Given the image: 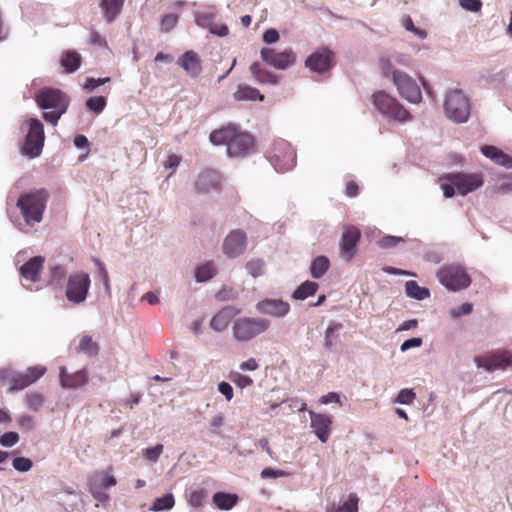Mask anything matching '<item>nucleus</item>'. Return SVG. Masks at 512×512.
Here are the masks:
<instances>
[{"instance_id": "nucleus-8", "label": "nucleus", "mask_w": 512, "mask_h": 512, "mask_svg": "<svg viewBox=\"0 0 512 512\" xmlns=\"http://www.w3.org/2000/svg\"><path fill=\"white\" fill-rule=\"evenodd\" d=\"M437 279L444 287L454 292L471 284V278L464 266L455 263L442 266L437 272Z\"/></svg>"}, {"instance_id": "nucleus-4", "label": "nucleus", "mask_w": 512, "mask_h": 512, "mask_svg": "<svg viewBox=\"0 0 512 512\" xmlns=\"http://www.w3.org/2000/svg\"><path fill=\"white\" fill-rule=\"evenodd\" d=\"M270 321L261 317H239L232 323V336L240 343H246L265 333Z\"/></svg>"}, {"instance_id": "nucleus-56", "label": "nucleus", "mask_w": 512, "mask_h": 512, "mask_svg": "<svg viewBox=\"0 0 512 512\" xmlns=\"http://www.w3.org/2000/svg\"><path fill=\"white\" fill-rule=\"evenodd\" d=\"M217 388L227 401H231L233 399L234 391L230 383L222 381L218 384Z\"/></svg>"}, {"instance_id": "nucleus-30", "label": "nucleus", "mask_w": 512, "mask_h": 512, "mask_svg": "<svg viewBox=\"0 0 512 512\" xmlns=\"http://www.w3.org/2000/svg\"><path fill=\"white\" fill-rule=\"evenodd\" d=\"M250 71L255 79L260 83H268L276 85L278 83V77L270 71L261 67L259 63H253L250 66Z\"/></svg>"}, {"instance_id": "nucleus-31", "label": "nucleus", "mask_w": 512, "mask_h": 512, "mask_svg": "<svg viewBox=\"0 0 512 512\" xmlns=\"http://www.w3.org/2000/svg\"><path fill=\"white\" fill-rule=\"evenodd\" d=\"M406 295L418 301H423L430 296V291L426 287H421L416 281L410 280L405 283Z\"/></svg>"}, {"instance_id": "nucleus-28", "label": "nucleus", "mask_w": 512, "mask_h": 512, "mask_svg": "<svg viewBox=\"0 0 512 512\" xmlns=\"http://www.w3.org/2000/svg\"><path fill=\"white\" fill-rule=\"evenodd\" d=\"M124 0H101L100 6L104 11L107 23H111L120 14Z\"/></svg>"}, {"instance_id": "nucleus-58", "label": "nucleus", "mask_w": 512, "mask_h": 512, "mask_svg": "<svg viewBox=\"0 0 512 512\" xmlns=\"http://www.w3.org/2000/svg\"><path fill=\"white\" fill-rule=\"evenodd\" d=\"M18 426L25 431H31L34 427L33 417L30 415L21 416L18 421Z\"/></svg>"}, {"instance_id": "nucleus-33", "label": "nucleus", "mask_w": 512, "mask_h": 512, "mask_svg": "<svg viewBox=\"0 0 512 512\" xmlns=\"http://www.w3.org/2000/svg\"><path fill=\"white\" fill-rule=\"evenodd\" d=\"M60 62L67 73H73L81 65V56L75 51H67L62 55Z\"/></svg>"}, {"instance_id": "nucleus-3", "label": "nucleus", "mask_w": 512, "mask_h": 512, "mask_svg": "<svg viewBox=\"0 0 512 512\" xmlns=\"http://www.w3.org/2000/svg\"><path fill=\"white\" fill-rule=\"evenodd\" d=\"M210 141L214 145H226L230 157L246 155L254 145L253 137L245 132H239L235 126H227L213 131Z\"/></svg>"}, {"instance_id": "nucleus-55", "label": "nucleus", "mask_w": 512, "mask_h": 512, "mask_svg": "<svg viewBox=\"0 0 512 512\" xmlns=\"http://www.w3.org/2000/svg\"><path fill=\"white\" fill-rule=\"evenodd\" d=\"M110 81V78L109 77H105V78H98V79H95V78H87L86 79V83L84 85V88L89 90V91H93L95 90L97 87L105 84V83H108Z\"/></svg>"}, {"instance_id": "nucleus-47", "label": "nucleus", "mask_w": 512, "mask_h": 512, "mask_svg": "<svg viewBox=\"0 0 512 512\" xmlns=\"http://www.w3.org/2000/svg\"><path fill=\"white\" fill-rule=\"evenodd\" d=\"M19 434L14 431L5 432L0 436V445L2 447L10 448L19 442Z\"/></svg>"}, {"instance_id": "nucleus-10", "label": "nucleus", "mask_w": 512, "mask_h": 512, "mask_svg": "<svg viewBox=\"0 0 512 512\" xmlns=\"http://www.w3.org/2000/svg\"><path fill=\"white\" fill-rule=\"evenodd\" d=\"M90 286L91 279L88 273L74 272L68 277L65 296L69 302L81 304L86 301Z\"/></svg>"}, {"instance_id": "nucleus-26", "label": "nucleus", "mask_w": 512, "mask_h": 512, "mask_svg": "<svg viewBox=\"0 0 512 512\" xmlns=\"http://www.w3.org/2000/svg\"><path fill=\"white\" fill-rule=\"evenodd\" d=\"M360 238V232L355 227L347 228L341 237L340 246L342 251L351 258L354 254V249Z\"/></svg>"}, {"instance_id": "nucleus-7", "label": "nucleus", "mask_w": 512, "mask_h": 512, "mask_svg": "<svg viewBox=\"0 0 512 512\" xmlns=\"http://www.w3.org/2000/svg\"><path fill=\"white\" fill-rule=\"evenodd\" d=\"M372 98L374 107L383 116L399 122L410 120V113L404 106L385 91L375 92Z\"/></svg>"}, {"instance_id": "nucleus-18", "label": "nucleus", "mask_w": 512, "mask_h": 512, "mask_svg": "<svg viewBox=\"0 0 512 512\" xmlns=\"http://www.w3.org/2000/svg\"><path fill=\"white\" fill-rule=\"evenodd\" d=\"M305 65L311 71L323 73L333 66V52L327 48H323L311 54Z\"/></svg>"}, {"instance_id": "nucleus-52", "label": "nucleus", "mask_w": 512, "mask_h": 512, "mask_svg": "<svg viewBox=\"0 0 512 512\" xmlns=\"http://www.w3.org/2000/svg\"><path fill=\"white\" fill-rule=\"evenodd\" d=\"M215 16L212 13H201L196 15V24L203 28H211Z\"/></svg>"}, {"instance_id": "nucleus-12", "label": "nucleus", "mask_w": 512, "mask_h": 512, "mask_svg": "<svg viewBox=\"0 0 512 512\" xmlns=\"http://www.w3.org/2000/svg\"><path fill=\"white\" fill-rule=\"evenodd\" d=\"M442 179L452 182L461 196L479 189L484 181L480 174L455 172L446 174Z\"/></svg>"}, {"instance_id": "nucleus-50", "label": "nucleus", "mask_w": 512, "mask_h": 512, "mask_svg": "<svg viewBox=\"0 0 512 512\" xmlns=\"http://www.w3.org/2000/svg\"><path fill=\"white\" fill-rule=\"evenodd\" d=\"M380 66H381L383 75L386 78H391L392 82H394V72H400V71L393 67L392 61L390 59L382 58L380 60Z\"/></svg>"}, {"instance_id": "nucleus-64", "label": "nucleus", "mask_w": 512, "mask_h": 512, "mask_svg": "<svg viewBox=\"0 0 512 512\" xmlns=\"http://www.w3.org/2000/svg\"><path fill=\"white\" fill-rule=\"evenodd\" d=\"M340 401V395L336 392H329L320 398L321 404L338 403Z\"/></svg>"}, {"instance_id": "nucleus-46", "label": "nucleus", "mask_w": 512, "mask_h": 512, "mask_svg": "<svg viewBox=\"0 0 512 512\" xmlns=\"http://www.w3.org/2000/svg\"><path fill=\"white\" fill-rule=\"evenodd\" d=\"M12 466L16 471L25 473L32 468L33 462L26 457H15L12 461Z\"/></svg>"}, {"instance_id": "nucleus-63", "label": "nucleus", "mask_w": 512, "mask_h": 512, "mask_svg": "<svg viewBox=\"0 0 512 512\" xmlns=\"http://www.w3.org/2000/svg\"><path fill=\"white\" fill-rule=\"evenodd\" d=\"M392 59L396 63H398L399 65H402V66H405V67H408V66L411 65V58L407 54L396 53V54L393 55Z\"/></svg>"}, {"instance_id": "nucleus-39", "label": "nucleus", "mask_w": 512, "mask_h": 512, "mask_svg": "<svg viewBox=\"0 0 512 512\" xmlns=\"http://www.w3.org/2000/svg\"><path fill=\"white\" fill-rule=\"evenodd\" d=\"M79 348L81 352L90 357L97 355L99 351L97 343H95L91 336L88 335H85L81 338Z\"/></svg>"}, {"instance_id": "nucleus-11", "label": "nucleus", "mask_w": 512, "mask_h": 512, "mask_svg": "<svg viewBox=\"0 0 512 512\" xmlns=\"http://www.w3.org/2000/svg\"><path fill=\"white\" fill-rule=\"evenodd\" d=\"M270 163L278 172L291 170L296 164V153L285 140L275 142L270 156Z\"/></svg>"}, {"instance_id": "nucleus-32", "label": "nucleus", "mask_w": 512, "mask_h": 512, "mask_svg": "<svg viewBox=\"0 0 512 512\" xmlns=\"http://www.w3.org/2000/svg\"><path fill=\"white\" fill-rule=\"evenodd\" d=\"M330 267V261L326 256H317L310 265V274L314 279L322 278Z\"/></svg>"}, {"instance_id": "nucleus-17", "label": "nucleus", "mask_w": 512, "mask_h": 512, "mask_svg": "<svg viewBox=\"0 0 512 512\" xmlns=\"http://www.w3.org/2000/svg\"><path fill=\"white\" fill-rule=\"evenodd\" d=\"M260 54L265 63L279 70H285L295 62V55L290 50L276 52L272 48H262Z\"/></svg>"}, {"instance_id": "nucleus-6", "label": "nucleus", "mask_w": 512, "mask_h": 512, "mask_svg": "<svg viewBox=\"0 0 512 512\" xmlns=\"http://www.w3.org/2000/svg\"><path fill=\"white\" fill-rule=\"evenodd\" d=\"M444 112L448 119L455 123L468 121L471 104L469 98L460 89H451L444 98Z\"/></svg>"}, {"instance_id": "nucleus-27", "label": "nucleus", "mask_w": 512, "mask_h": 512, "mask_svg": "<svg viewBox=\"0 0 512 512\" xmlns=\"http://www.w3.org/2000/svg\"><path fill=\"white\" fill-rule=\"evenodd\" d=\"M343 329V324L336 321H331L326 330L324 336V347L327 350H332V348L337 344L339 340V332Z\"/></svg>"}, {"instance_id": "nucleus-35", "label": "nucleus", "mask_w": 512, "mask_h": 512, "mask_svg": "<svg viewBox=\"0 0 512 512\" xmlns=\"http://www.w3.org/2000/svg\"><path fill=\"white\" fill-rule=\"evenodd\" d=\"M319 288L318 283L313 281H305L293 292L292 297L295 300H305L309 296H313Z\"/></svg>"}, {"instance_id": "nucleus-23", "label": "nucleus", "mask_w": 512, "mask_h": 512, "mask_svg": "<svg viewBox=\"0 0 512 512\" xmlns=\"http://www.w3.org/2000/svg\"><path fill=\"white\" fill-rule=\"evenodd\" d=\"M481 152L486 158H489L494 163L507 169L512 168V157L496 146L484 145L481 147Z\"/></svg>"}, {"instance_id": "nucleus-61", "label": "nucleus", "mask_w": 512, "mask_h": 512, "mask_svg": "<svg viewBox=\"0 0 512 512\" xmlns=\"http://www.w3.org/2000/svg\"><path fill=\"white\" fill-rule=\"evenodd\" d=\"M204 494L202 491H194L190 494L189 503L193 507H199L202 504Z\"/></svg>"}, {"instance_id": "nucleus-57", "label": "nucleus", "mask_w": 512, "mask_h": 512, "mask_svg": "<svg viewBox=\"0 0 512 512\" xmlns=\"http://www.w3.org/2000/svg\"><path fill=\"white\" fill-rule=\"evenodd\" d=\"M422 345V339L418 337L410 338L405 340L401 346L400 350L401 352H406L411 348H418Z\"/></svg>"}, {"instance_id": "nucleus-62", "label": "nucleus", "mask_w": 512, "mask_h": 512, "mask_svg": "<svg viewBox=\"0 0 512 512\" xmlns=\"http://www.w3.org/2000/svg\"><path fill=\"white\" fill-rule=\"evenodd\" d=\"M284 475H285V473L283 471L275 470V469H272V468H265L261 472V477L263 479L278 478V477H282Z\"/></svg>"}, {"instance_id": "nucleus-19", "label": "nucleus", "mask_w": 512, "mask_h": 512, "mask_svg": "<svg viewBox=\"0 0 512 512\" xmlns=\"http://www.w3.org/2000/svg\"><path fill=\"white\" fill-rule=\"evenodd\" d=\"M308 412L311 420L310 426L313 432L322 443H326L330 436L332 417L327 414L315 413L312 410Z\"/></svg>"}, {"instance_id": "nucleus-44", "label": "nucleus", "mask_w": 512, "mask_h": 512, "mask_svg": "<svg viewBox=\"0 0 512 512\" xmlns=\"http://www.w3.org/2000/svg\"><path fill=\"white\" fill-rule=\"evenodd\" d=\"M26 404L29 408L37 410L44 403V396L39 392H30L25 396Z\"/></svg>"}, {"instance_id": "nucleus-1", "label": "nucleus", "mask_w": 512, "mask_h": 512, "mask_svg": "<svg viewBox=\"0 0 512 512\" xmlns=\"http://www.w3.org/2000/svg\"><path fill=\"white\" fill-rule=\"evenodd\" d=\"M49 192L44 188L31 189L20 193L16 207L20 212V220H12L14 226L23 233H28L43 220L48 201Z\"/></svg>"}, {"instance_id": "nucleus-42", "label": "nucleus", "mask_w": 512, "mask_h": 512, "mask_svg": "<svg viewBox=\"0 0 512 512\" xmlns=\"http://www.w3.org/2000/svg\"><path fill=\"white\" fill-rule=\"evenodd\" d=\"M163 448L164 447L162 444H157L154 447L146 448L142 453L143 458L150 463H156L163 452Z\"/></svg>"}, {"instance_id": "nucleus-21", "label": "nucleus", "mask_w": 512, "mask_h": 512, "mask_svg": "<svg viewBox=\"0 0 512 512\" xmlns=\"http://www.w3.org/2000/svg\"><path fill=\"white\" fill-rule=\"evenodd\" d=\"M44 262L45 259L42 256H34L30 258L19 268L21 278L32 283L39 282Z\"/></svg>"}, {"instance_id": "nucleus-59", "label": "nucleus", "mask_w": 512, "mask_h": 512, "mask_svg": "<svg viewBox=\"0 0 512 512\" xmlns=\"http://www.w3.org/2000/svg\"><path fill=\"white\" fill-rule=\"evenodd\" d=\"M279 38V32L274 28H269L263 33V41L267 44L275 43Z\"/></svg>"}, {"instance_id": "nucleus-20", "label": "nucleus", "mask_w": 512, "mask_h": 512, "mask_svg": "<svg viewBox=\"0 0 512 512\" xmlns=\"http://www.w3.org/2000/svg\"><path fill=\"white\" fill-rule=\"evenodd\" d=\"M257 311L261 314L277 318L286 316L290 311V305L281 299H264L256 305Z\"/></svg>"}, {"instance_id": "nucleus-40", "label": "nucleus", "mask_w": 512, "mask_h": 512, "mask_svg": "<svg viewBox=\"0 0 512 512\" xmlns=\"http://www.w3.org/2000/svg\"><path fill=\"white\" fill-rule=\"evenodd\" d=\"M106 103V98L104 96H93L87 99L86 107L96 114H99L106 107Z\"/></svg>"}, {"instance_id": "nucleus-16", "label": "nucleus", "mask_w": 512, "mask_h": 512, "mask_svg": "<svg viewBox=\"0 0 512 512\" xmlns=\"http://www.w3.org/2000/svg\"><path fill=\"white\" fill-rule=\"evenodd\" d=\"M222 175L213 169L201 171L195 178L194 191L198 194H207L217 191L222 185Z\"/></svg>"}, {"instance_id": "nucleus-9", "label": "nucleus", "mask_w": 512, "mask_h": 512, "mask_svg": "<svg viewBox=\"0 0 512 512\" xmlns=\"http://www.w3.org/2000/svg\"><path fill=\"white\" fill-rule=\"evenodd\" d=\"M26 123L28 132L22 146V153L33 159L42 152L45 140L44 126L39 119L33 117L28 118Z\"/></svg>"}, {"instance_id": "nucleus-54", "label": "nucleus", "mask_w": 512, "mask_h": 512, "mask_svg": "<svg viewBox=\"0 0 512 512\" xmlns=\"http://www.w3.org/2000/svg\"><path fill=\"white\" fill-rule=\"evenodd\" d=\"M403 241L404 240L401 237L387 235V236L382 237L378 241V244L382 248H392V247L396 246L398 243L403 242Z\"/></svg>"}, {"instance_id": "nucleus-41", "label": "nucleus", "mask_w": 512, "mask_h": 512, "mask_svg": "<svg viewBox=\"0 0 512 512\" xmlns=\"http://www.w3.org/2000/svg\"><path fill=\"white\" fill-rule=\"evenodd\" d=\"M178 15L175 13H169L162 17L160 21V29L162 32H170L173 30L178 23Z\"/></svg>"}, {"instance_id": "nucleus-15", "label": "nucleus", "mask_w": 512, "mask_h": 512, "mask_svg": "<svg viewBox=\"0 0 512 512\" xmlns=\"http://www.w3.org/2000/svg\"><path fill=\"white\" fill-rule=\"evenodd\" d=\"M247 247V234L241 229L232 230L222 244L223 253L231 259L242 255Z\"/></svg>"}, {"instance_id": "nucleus-53", "label": "nucleus", "mask_w": 512, "mask_h": 512, "mask_svg": "<svg viewBox=\"0 0 512 512\" xmlns=\"http://www.w3.org/2000/svg\"><path fill=\"white\" fill-rule=\"evenodd\" d=\"M51 280L50 282H61L66 277V269L62 265H55L50 268Z\"/></svg>"}, {"instance_id": "nucleus-5", "label": "nucleus", "mask_w": 512, "mask_h": 512, "mask_svg": "<svg viewBox=\"0 0 512 512\" xmlns=\"http://www.w3.org/2000/svg\"><path fill=\"white\" fill-rule=\"evenodd\" d=\"M46 373V367L38 365L28 368L25 372H18L11 366L0 368V382H8L9 390H23L35 383Z\"/></svg>"}, {"instance_id": "nucleus-51", "label": "nucleus", "mask_w": 512, "mask_h": 512, "mask_svg": "<svg viewBox=\"0 0 512 512\" xmlns=\"http://www.w3.org/2000/svg\"><path fill=\"white\" fill-rule=\"evenodd\" d=\"M473 310V305L471 303H464L459 307L453 308L450 311V315L452 318L457 319L465 315H469Z\"/></svg>"}, {"instance_id": "nucleus-38", "label": "nucleus", "mask_w": 512, "mask_h": 512, "mask_svg": "<svg viewBox=\"0 0 512 512\" xmlns=\"http://www.w3.org/2000/svg\"><path fill=\"white\" fill-rule=\"evenodd\" d=\"M358 497L356 494H350L348 499L337 508H328L327 512H358Z\"/></svg>"}, {"instance_id": "nucleus-14", "label": "nucleus", "mask_w": 512, "mask_h": 512, "mask_svg": "<svg viewBox=\"0 0 512 512\" xmlns=\"http://www.w3.org/2000/svg\"><path fill=\"white\" fill-rule=\"evenodd\" d=\"M474 362L478 368L488 372L504 370L512 364V355L506 351H496L486 356H476Z\"/></svg>"}, {"instance_id": "nucleus-25", "label": "nucleus", "mask_w": 512, "mask_h": 512, "mask_svg": "<svg viewBox=\"0 0 512 512\" xmlns=\"http://www.w3.org/2000/svg\"><path fill=\"white\" fill-rule=\"evenodd\" d=\"M87 381L88 374L85 370H79L73 374H67L66 368H61L60 383L63 388H78L85 385Z\"/></svg>"}, {"instance_id": "nucleus-22", "label": "nucleus", "mask_w": 512, "mask_h": 512, "mask_svg": "<svg viewBox=\"0 0 512 512\" xmlns=\"http://www.w3.org/2000/svg\"><path fill=\"white\" fill-rule=\"evenodd\" d=\"M238 313L239 310L233 307H225L212 317L210 327L216 332H222L228 327L232 318Z\"/></svg>"}, {"instance_id": "nucleus-29", "label": "nucleus", "mask_w": 512, "mask_h": 512, "mask_svg": "<svg viewBox=\"0 0 512 512\" xmlns=\"http://www.w3.org/2000/svg\"><path fill=\"white\" fill-rule=\"evenodd\" d=\"M234 98L238 101H262L264 96L256 88L247 85H239L237 91L234 93Z\"/></svg>"}, {"instance_id": "nucleus-13", "label": "nucleus", "mask_w": 512, "mask_h": 512, "mask_svg": "<svg viewBox=\"0 0 512 512\" xmlns=\"http://www.w3.org/2000/svg\"><path fill=\"white\" fill-rule=\"evenodd\" d=\"M399 95L414 104L422 100V93L417 82L404 72H394V82Z\"/></svg>"}, {"instance_id": "nucleus-36", "label": "nucleus", "mask_w": 512, "mask_h": 512, "mask_svg": "<svg viewBox=\"0 0 512 512\" xmlns=\"http://www.w3.org/2000/svg\"><path fill=\"white\" fill-rule=\"evenodd\" d=\"M216 268L212 262L200 265L196 269L195 278L199 283L206 282L216 275Z\"/></svg>"}, {"instance_id": "nucleus-34", "label": "nucleus", "mask_w": 512, "mask_h": 512, "mask_svg": "<svg viewBox=\"0 0 512 512\" xmlns=\"http://www.w3.org/2000/svg\"><path fill=\"white\" fill-rule=\"evenodd\" d=\"M238 497L235 494L217 492L213 495V503L221 510H230L237 503Z\"/></svg>"}, {"instance_id": "nucleus-48", "label": "nucleus", "mask_w": 512, "mask_h": 512, "mask_svg": "<svg viewBox=\"0 0 512 512\" xmlns=\"http://www.w3.org/2000/svg\"><path fill=\"white\" fill-rule=\"evenodd\" d=\"M459 6L469 12H480L483 6L481 0H458Z\"/></svg>"}, {"instance_id": "nucleus-49", "label": "nucleus", "mask_w": 512, "mask_h": 512, "mask_svg": "<svg viewBox=\"0 0 512 512\" xmlns=\"http://www.w3.org/2000/svg\"><path fill=\"white\" fill-rule=\"evenodd\" d=\"M416 397L413 389H402L399 391L397 398L395 400L396 403L409 405L411 404Z\"/></svg>"}, {"instance_id": "nucleus-43", "label": "nucleus", "mask_w": 512, "mask_h": 512, "mask_svg": "<svg viewBox=\"0 0 512 512\" xmlns=\"http://www.w3.org/2000/svg\"><path fill=\"white\" fill-rule=\"evenodd\" d=\"M245 268L249 275L257 278L263 274L264 262L259 259L250 260L246 263Z\"/></svg>"}, {"instance_id": "nucleus-45", "label": "nucleus", "mask_w": 512, "mask_h": 512, "mask_svg": "<svg viewBox=\"0 0 512 512\" xmlns=\"http://www.w3.org/2000/svg\"><path fill=\"white\" fill-rule=\"evenodd\" d=\"M230 380L239 388L243 389L253 384V379L239 372L230 374Z\"/></svg>"}, {"instance_id": "nucleus-60", "label": "nucleus", "mask_w": 512, "mask_h": 512, "mask_svg": "<svg viewBox=\"0 0 512 512\" xmlns=\"http://www.w3.org/2000/svg\"><path fill=\"white\" fill-rule=\"evenodd\" d=\"M210 32L214 35L224 37L229 33V29L225 24H212Z\"/></svg>"}, {"instance_id": "nucleus-2", "label": "nucleus", "mask_w": 512, "mask_h": 512, "mask_svg": "<svg viewBox=\"0 0 512 512\" xmlns=\"http://www.w3.org/2000/svg\"><path fill=\"white\" fill-rule=\"evenodd\" d=\"M35 101L39 108L44 110L43 119L57 126L59 119L64 115L70 105V97L57 88L45 87L36 94Z\"/></svg>"}, {"instance_id": "nucleus-24", "label": "nucleus", "mask_w": 512, "mask_h": 512, "mask_svg": "<svg viewBox=\"0 0 512 512\" xmlns=\"http://www.w3.org/2000/svg\"><path fill=\"white\" fill-rule=\"evenodd\" d=\"M178 65L182 67L191 77H197L201 72V61L194 51H186L178 58Z\"/></svg>"}, {"instance_id": "nucleus-37", "label": "nucleus", "mask_w": 512, "mask_h": 512, "mask_svg": "<svg viewBox=\"0 0 512 512\" xmlns=\"http://www.w3.org/2000/svg\"><path fill=\"white\" fill-rule=\"evenodd\" d=\"M175 505V499L172 493H166L162 497L156 498L150 508L151 511H168Z\"/></svg>"}]
</instances>
